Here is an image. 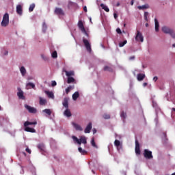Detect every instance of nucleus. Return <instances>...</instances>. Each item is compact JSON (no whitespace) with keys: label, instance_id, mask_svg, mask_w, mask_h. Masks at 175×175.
Segmentation results:
<instances>
[{"label":"nucleus","instance_id":"1","mask_svg":"<svg viewBox=\"0 0 175 175\" xmlns=\"http://www.w3.org/2000/svg\"><path fill=\"white\" fill-rule=\"evenodd\" d=\"M72 139L75 144H79V146H81L82 144H87V138L85 136H81L80 138H77V137L72 135Z\"/></svg>","mask_w":175,"mask_h":175},{"label":"nucleus","instance_id":"2","mask_svg":"<svg viewBox=\"0 0 175 175\" xmlns=\"http://www.w3.org/2000/svg\"><path fill=\"white\" fill-rule=\"evenodd\" d=\"M162 31L164 33H167L168 35H170V36H172V38H173V39H175V33L174 31H173V29H170L169 27L167 26H163L161 29Z\"/></svg>","mask_w":175,"mask_h":175},{"label":"nucleus","instance_id":"3","mask_svg":"<svg viewBox=\"0 0 175 175\" xmlns=\"http://www.w3.org/2000/svg\"><path fill=\"white\" fill-rule=\"evenodd\" d=\"M8 25H9V14L5 13L1 21V27H8Z\"/></svg>","mask_w":175,"mask_h":175},{"label":"nucleus","instance_id":"4","mask_svg":"<svg viewBox=\"0 0 175 175\" xmlns=\"http://www.w3.org/2000/svg\"><path fill=\"white\" fill-rule=\"evenodd\" d=\"M135 40L137 42H141L142 43H143L144 42V37H143V34L139 30H137Z\"/></svg>","mask_w":175,"mask_h":175},{"label":"nucleus","instance_id":"5","mask_svg":"<svg viewBox=\"0 0 175 175\" xmlns=\"http://www.w3.org/2000/svg\"><path fill=\"white\" fill-rule=\"evenodd\" d=\"M144 157L146 159H152V152L148 150V149H145L144 150Z\"/></svg>","mask_w":175,"mask_h":175},{"label":"nucleus","instance_id":"6","mask_svg":"<svg viewBox=\"0 0 175 175\" xmlns=\"http://www.w3.org/2000/svg\"><path fill=\"white\" fill-rule=\"evenodd\" d=\"M83 44L85 47L86 48V50L89 52L91 53L92 51V49H91V44L88 41V40L83 38Z\"/></svg>","mask_w":175,"mask_h":175},{"label":"nucleus","instance_id":"7","mask_svg":"<svg viewBox=\"0 0 175 175\" xmlns=\"http://www.w3.org/2000/svg\"><path fill=\"white\" fill-rule=\"evenodd\" d=\"M25 107L27 110H28L29 113H31L32 114L36 113V108L32 107L28 105H25Z\"/></svg>","mask_w":175,"mask_h":175},{"label":"nucleus","instance_id":"8","mask_svg":"<svg viewBox=\"0 0 175 175\" xmlns=\"http://www.w3.org/2000/svg\"><path fill=\"white\" fill-rule=\"evenodd\" d=\"M135 154H137V155H140L141 154L140 144H139L137 139L135 140Z\"/></svg>","mask_w":175,"mask_h":175},{"label":"nucleus","instance_id":"9","mask_svg":"<svg viewBox=\"0 0 175 175\" xmlns=\"http://www.w3.org/2000/svg\"><path fill=\"white\" fill-rule=\"evenodd\" d=\"M55 14H57V16H64L65 12H64L62 8H56L55 10Z\"/></svg>","mask_w":175,"mask_h":175},{"label":"nucleus","instance_id":"10","mask_svg":"<svg viewBox=\"0 0 175 175\" xmlns=\"http://www.w3.org/2000/svg\"><path fill=\"white\" fill-rule=\"evenodd\" d=\"M78 27L81 31V32H85V28L84 27V24L83 23L82 21H79Z\"/></svg>","mask_w":175,"mask_h":175},{"label":"nucleus","instance_id":"11","mask_svg":"<svg viewBox=\"0 0 175 175\" xmlns=\"http://www.w3.org/2000/svg\"><path fill=\"white\" fill-rule=\"evenodd\" d=\"M92 129V123L90 122L86 128L85 129V133H90L91 132V130Z\"/></svg>","mask_w":175,"mask_h":175},{"label":"nucleus","instance_id":"12","mask_svg":"<svg viewBox=\"0 0 175 175\" xmlns=\"http://www.w3.org/2000/svg\"><path fill=\"white\" fill-rule=\"evenodd\" d=\"M72 124L74 128L76 129V131H79V132L83 131V127H81L80 124H76L75 122H72Z\"/></svg>","mask_w":175,"mask_h":175},{"label":"nucleus","instance_id":"13","mask_svg":"<svg viewBox=\"0 0 175 175\" xmlns=\"http://www.w3.org/2000/svg\"><path fill=\"white\" fill-rule=\"evenodd\" d=\"M25 132H30L31 133H36V130L33 128L28 127V126H25Z\"/></svg>","mask_w":175,"mask_h":175},{"label":"nucleus","instance_id":"14","mask_svg":"<svg viewBox=\"0 0 175 175\" xmlns=\"http://www.w3.org/2000/svg\"><path fill=\"white\" fill-rule=\"evenodd\" d=\"M16 13L19 14V16L23 14V6H21V5H18L16 6Z\"/></svg>","mask_w":175,"mask_h":175},{"label":"nucleus","instance_id":"15","mask_svg":"<svg viewBox=\"0 0 175 175\" xmlns=\"http://www.w3.org/2000/svg\"><path fill=\"white\" fill-rule=\"evenodd\" d=\"M146 78V75L139 73L137 75V79L138 81H143L144 79Z\"/></svg>","mask_w":175,"mask_h":175},{"label":"nucleus","instance_id":"16","mask_svg":"<svg viewBox=\"0 0 175 175\" xmlns=\"http://www.w3.org/2000/svg\"><path fill=\"white\" fill-rule=\"evenodd\" d=\"M38 122L34 121V122H29V121H26L24 123V126H28L29 125H37Z\"/></svg>","mask_w":175,"mask_h":175},{"label":"nucleus","instance_id":"17","mask_svg":"<svg viewBox=\"0 0 175 175\" xmlns=\"http://www.w3.org/2000/svg\"><path fill=\"white\" fill-rule=\"evenodd\" d=\"M63 106H64V107H66V109H68V108H69V103H68V98H64Z\"/></svg>","mask_w":175,"mask_h":175},{"label":"nucleus","instance_id":"18","mask_svg":"<svg viewBox=\"0 0 175 175\" xmlns=\"http://www.w3.org/2000/svg\"><path fill=\"white\" fill-rule=\"evenodd\" d=\"M154 24H155V31L158 32L159 31V22H158V19L154 18Z\"/></svg>","mask_w":175,"mask_h":175},{"label":"nucleus","instance_id":"19","mask_svg":"<svg viewBox=\"0 0 175 175\" xmlns=\"http://www.w3.org/2000/svg\"><path fill=\"white\" fill-rule=\"evenodd\" d=\"M64 116H66V117H72V113L70 112V110H69V109L68 108L64 111Z\"/></svg>","mask_w":175,"mask_h":175},{"label":"nucleus","instance_id":"20","mask_svg":"<svg viewBox=\"0 0 175 175\" xmlns=\"http://www.w3.org/2000/svg\"><path fill=\"white\" fill-rule=\"evenodd\" d=\"M137 8L139 10H144V9H150V5L148 4H145L144 5H139Z\"/></svg>","mask_w":175,"mask_h":175},{"label":"nucleus","instance_id":"21","mask_svg":"<svg viewBox=\"0 0 175 175\" xmlns=\"http://www.w3.org/2000/svg\"><path fill=\"white\" fill-rule=\"evenodd\" d=\"M78 151L81 154V155H87L88 152L85 150H83L81 147L78 148Z\"/></svg>","mask_w":175,"mask_h":175},{"label":"nucleus","instance_id":"22","mask_svg":"<svg viewBox=\"0 0 175 175\" xmlns=\"http://www.w3.org/2000/svg\"><path fill=\"white\" fill-rule=\"evenodd\" d=\"M45 94L48 96V98H51V99H54V93L52 92L45 91Z\"/></svg>","mask_w":175,"mask_h":175},{"label":"nucleus","instance_id":"23","mask_svg":"<svg viewBox=\"0 0 175 175\" xmlns=\"http://www.w3.org/2000/svg\"><path fill=\"white\" fill-rule=\"evenodd\" d=\"M66 76L70 77V76H75V71H65Z\"/></svg>","mask_w":175,"mask_h":175},{"label":"nucleus","instance_id":"24","mask_svg":"<svg viewBox=\"0 0 175 175\" xmlns=\"http://www.w3.org/2000/svg\"><path fill=\"white\" fill-rule=\"evenodd\" d=\"M79 96H80V94H79V92H75L72 94V99H73V100H77V98H79Z\"/></svg>","mask_w":175,"mask_h":175},{"label":"nucleus","instance_id":"25","mask_svg":"<svg viewBox=\"0 0 175 175\" xmlns=\"http://www.w3.org/2000/svg\"><path fill=\"white\" fill-rule=\"evenodd\" d=\"M46 103H47V100L42 97H40V105H41V106H44Z\"/></svg>","mask_w":175,"mask_h":175},{"label":"nucleus","instance_id":"26","mask_svg":"<svg viewBox=\"0 0 175 175\" xmlns=\"http://www.w3.org/2000/svg\"><path fill=\"white\" fill-rule=\"evenodd\" d=\"M100 7L102 8V9H103V10H105V12H110V10L109 9V7H107V5H105L103 3L100 4Z\"/></svg>","mask_w":175,"mask_h":175},{"label":"nucleus","instance_id":"27","mask_svg":"<svg viewBox=\"0 0 175 175\" xmlns=\"http://www.w3.org/2000/svg\"><path fill=\"white\" fill-rule=\"evenodd\" d=\"M75 78H73L72 77H68L67 79V83L68 84H70L72 83H75Z\"/></svg>","mask_w":175,"mask_h":175},{"label":"nucleus","instance_id":"28","mask_svg":"<svg viewBox=\"0 0 175 175\" xmlns=\"http://www.w3.org/2000/svg\"><path fill=\"white\" fill-rule=\"evenodd\" d=\"M17 95L19 98V99H24V92L23 91H19L18 93H17Z\"/></svg>","mask_w":175,"mask_h":175},{"label":"nucleus","instance_id":"29","mask_svg":"<svg viewBox=\"0 0 175 175\" xmlns=\"http://www.w3.org/2000/svg\"><path fill=\"white\" fill-rule=\"evenodd\" d=\"M20 70L22 76H25V74L27 73V70H25V68H24V66H22Z\"/></svg>","mask_w":175,"mask_h":175},{"label":"nucleus","instance_id":"30","mask_svg":"<svg viewBox=\"0 0 175 175\" xmlns=\"http://www.w3.org/2000/svg\"><path fill=\"white\" fill-rule=\"evenodd\" d=\"M26 87H27V90H29V88H31L29 87H31L32 88H35V85L31 82H29L27 83Z\"/></svg>","mask_w":175,"mask_h":175},{"label":"nucleus","instance_id":"31","mask_svg":"<svg viewBox=\"0 0 175 175\" xmlns=\"http://www.w3.org/2000/svg\"><path fill=\"white\" fill-rule=\"evenodd\" d=\"M104 70H105V72H113V69L111 68V67H109V66H105L104 67Z\"/></svg>","mask_w":175,"mask_h":175},{"label":"nucleus","instance_id":"32","mask_svg":"<svg viewBox=\"0 0 175 175\" xmlns=\"http://www.w3.org/2000/svg\"><path fill=\"white\" fill-rule=\"evenodd\" d=\"M38 148H39V150H40L41 151H44V144H40L38 145Z\"/></svg>","mask_w":175,"mask_h":175},{"label":"nucleus","instance_id":"33","mask_svg":"<svg viewBox=\"0 0 175 175\" xmlns=\"http://www.w3.org/2000/svg\"><path fill=\"white\" fill-rule=\"evenodd\" d=\"M91 144L92 147H95V148H98V146H96V144L95 143V138H92Z\"/></svg>","mask_w":175,"mask_h":175},{"label":"nucleus","instance_id":"34","mask_svg":"<svg viewBox=\"0 0 175 175\" xmlns=\"http://www.w3.org/2000/svg\"><path fill=\"white\" fill-rule=\"evenodd\" d=\"M42 111L43 113H46V114H48V116H51V110L49 109H45Z\"/></svg>","mask_w":175,"mask_h":175},{"label":"nucleus","instance_id":"35","mask_svg":"<svg viewBox=\"0 0 175 175\" xmlns=\"http://www.w3.org/2000/svg\"><path fill=\"white\" fill-rule=\"evenodd\" d=\"M33 9H35V3H32L30 5L29 8V12H33Z\"/></svg>","mask_w":175,"mask_h":175},{"label":"nucleus","instance_id":"36","mask_svg":"<svg viewBox=\"0 0 175 175\" xmlns=\"http://www.w3.org/2000/svg\"><path fill=\"white\" fill-rule=\"evenodd\" d=\"M114 145L116 146V147H120V146H121V142H120V140L116 139L114 142Z\"/></svg>","mask_w":175,"mask_h":175},{"label":"nucleus","instance_id":"37","mask_svg":"<svg viewBox=\"0 0 175 175\" xmlns=\"http://www.w3.org/2000/svg\"><path fill=\"white\" fill-rule=\"evenodd\" d=\"M128 43V41L126 40H124V42H121L119 43V46L124 47V44H126Z\"/></svg>","mask_w":175,"mask_h":175},{"label":"nucleus","instance_id":"38","mask_svg":"<svg viewBox=\"0 0 175 175\" xmlns=\"http://www.w3.org/2000/svg\"><path fill=\"white\" fill-rule=\"evenodd\" d=\"M103 118L105 120H110V114H107V113H105L103 116Z\"/></svg>","mask_w":175,"mask_h":175},{"label":"nucleus","instance_id":"39","mask_svg":"<svg viewBox=\"0 0 175 175\" xmlns=\"http://www.w3.org/2000/svg\"><path fill=\"white\" fill-rule=\"evenodd\" d=\"M46 29H47V25H46V23H44L42 25V31L44 33L46 32Z\"/></svg>","mask_w":175,"mask_h":175},{"label":"nucleus","instance_id":"40","mask_svg":"<svg viewBox=\"0 0 175 175\" xmlns=\"http://www.w3.org/2000/svg\"><path fill=\"white\" fill-rule=\"evenodd\" d=\"M148 12H144V20L145 21H148Z\"/></svg>","mask_w":175,"mask_h":175},{"label":"nucleus","instance_id":"41","mask_svg":"<svg viewBox=\"0 0 175 175\" xmlns=\"http://www.w3.org/2000/svg\"><path fill=\"white\" fill-rule=\"evenodd\" d=\"M120 116L122 117V118H124V120H125L126 118V113L122 111V113H120Z\"/></svg>","mask_w":175,"mask_h":175},{"label":"nucleus","instance_id":"42","mask_svg":"<svg viewBox=\"0 0 175 175\" xmlns=\"http://www.w3.org/2000/svg\"><path fill=\"white\" fill-rule=\"evenodd\" d=\"M58 54L57 52L55 51L52 53V58H57Z\"/></svg>","mask_w":175,"mask_h":175},{"label":"nucleus","instance_id":"43","mask_svg":"<svg viewBox=\"0 0 175 175\" xmlns=\"http://www.w3.org/2000/svg\"><path fill=\"white\" fill-rule=\"evenodd\" d=\"M72 90V86L70 85L66 89V93L68 94V92H70V90Z\"/></svg>","mask_w":175,"mask_h":175},{"label":"nucleus","instance_id":"44","mask_svg":"<svg viewBox=\"0 0 175 175\" xmlns=\"http://www.w3.org/2000/svg\"><path fill=\"white\" fill-rule=\"evenodd\" d=\"M75 5V3L72 2V1H70L68 3V9H70V8H72V6H73Z\"/></svg>","mask_w":175,"mask_h":175},{"label":"nucleus","instance_id":"45","mask_svg":"<svg viewBox=\"0 0 175 175\" xmlns=\"http://www.w3.org/2000/svg\"><path fill=\"white\" fill-rule=\"evenodd\" d=\"M116 32L117 33H119V34L122 33V31H121V29H120L119 27L116 29Z\"/></svg>","mask_w":175,"mask_h":175},{"label":"nucleus","instance_id":"46","mask_svg":"<svg viewBox=\"0 0 175 175\" xmlns=\"http://www.w3.org/2000/svg\"><path fill=\"white\" fill-rule=\"evenodd\" d=\"M26 152H27L28 154H31V152H32V151L31 150V149H29V148H27L25 149Z\"/></svg>","mask_w":175,"mask_h":175},{"label":"nucleus","instance_id":"47","mask_svg":"<svg viewBox=\"0 0 175 175\" xmlns=\"http://www.w3.org/2000/svg\"><path fill=\"white\" fill-rule=\"evenodd\" d=\"M51 85L52 87H55V85H57V82L55 81H52Z\"/></svg>","mask_w":175,"mask_h":175},{"label":"nucleus","instance_id":"48","mask_svg":"<svg viewBox=\"0 0 175 175\" xmlns=\"http://www.w3.org/2000/svg\"><path fill=\"white\" fill-rule=\"evenodd\" d=\"M3 55H8V51L5 50V51L3 52Z\"/></svg>","mask_w":175,"mask_h":175},{"label":"nucleus","instance_id":"49","mask_svg":"<svg viewBox=\"0 0 175 175\" xmlns=\"http://www.w3.org/2000/svg\"><path fill=\"white\" fill-rule=\"evenodd\" d=\"M130 61H133L135 59V56H131L129 57Z\"/></svg>","mask_w":175,"mask_h":175},{"label":"nucleus","instance_id":"50","mask_svg":"<svg viewBox=\"0 0 175 175\" xmlns=\"http://www.w3.org/2000/svg\"><path fill=\"white\" fill-rule=\"evenodd\" d=\"M113 17L115 19H117V17H118V15H117V14L114 13L113 14Z\"/></svg>","mask_w":175,"mask_h":175},{"label":"nucleus","instance_id":"51","mask_svg":"<svg viewBox=\"0 0 175 175\" xmlns=\"http://www.w3.org/2000/svg\"><path fill=\"white\" fill-rule=\"evenodd\" d=\"M158 80V77H153V81H157Z\"/></svg>","mask_w":175,"mask_h":175},{"label":"nucleus","instance_id":"52","mask_svg":"<svg viewBox=\"0 0 175 175\" xmlns=\"http://www.w3.org/2000/svg\"><path fill=\"white\" fill-rule=\"evenodd\" d=\"M83 10L84 12H85V13H87L88 10H87V6H84L83 7Z\"/></svg>","mask_w":175,"mask_h":175},{"label":"nucleus","instance_id":"53","mask_svg":"<svg viewBox=\"0 0 175 175\" xmlns=\"http://www.w3.org/2000/svg\"><path fill=\"white\" fill-rule=\"evenodd\" d=\"M83 33H85V35L86 36H88V33H87V31H85H85H82Z\"/></svg>","mask_w":175,"mask_h":175},{"label":"nucleus","instance_id":"54","mask_svg":"<svg viewBox=\"0 0 175 175\" xmlns=\"http://www.w3.org/2000/svg\"><path fill=\"white\" fill-rule=\"evenodd\" d=\"M133 3H135V0H132V1H131V5H133Z\"/></svg>","mask_w":175,"mask_h":175},{"label":"nucleus","instance_id":"55","mask_svg":"<svg viewBox=\"0 0 175 175\" xmlns=\"http://www.w3.org/2000/svg\"><path fill=\"white\" fill-rule=\"evenodd\" d=\"M147 84H148L147 83H143V87H147Z\"/></svg>","mask_w":175,"mask_h":175},{"label":"nucleus","instance_id":"56","mask_svg":"<svg viewBox=\"0 0 175 175\" xmlns=\"http://www.w3.org/2000/svg\"><path fill=\"white\" fill-rule=\"evenodd\" d=\"M96 133V130L95 129H93V134L95 135V133Z\"/></svg>","mask_w":175,"mask_h":175},{"label":"nucleus","instance_id":"57","mask_svg":"<svg viewBox=\"0 0 175 175\" xmlns=\"http://www.w3.org/2000/svg\"><path fill=\"white\" fill-rule=\"evenodd\" d=\"M163 135L165 137H166V133H163Z\"/></svg>","mask_w":175,"mask_h":175},{"label":"nucleus","instance_id":"58","mask_svg":"<svg viewBox=\"0 0 175 175\" xmlns=\"http://www.w3.org/2000/svg\"><path fill=\"white\" fill-rule=\"evenodd\" d=\"M145 27H148V23H146Z\"/></svg>","mask_w":175,"mask_h":175},{"label":"nucleus","instance_id":"59","mask_svg":"<svg viewBox=\"0 0 175 175\" xmlns=\"http://www.w3.org/2000/svg\"><path fill=\"white\" fill-rule=\"evenodd\" d=\"M172 47H175V43L172 44Z\"/></svg>","mask_w":175,"mask_h":175},{"label":"nucleus","instance_id":"60","mask_svg":"<svg viewBox=\"0 0 175 175\" xmlns=\"http://www.w3.org/2000/svg\"><path fill=\"white\" fill-rule=\"evenodd\" d=\"M173 111H175V108H172Z\"/></svg>","mask_w":175,"mask_h":175},{"label":"nucleus","instance_id":"61","mask_svg":"<svg viewBox=\"0 0 175 175\" xmlns=\"http://www.w3.org/2000/svg\"><path fill=\"white\" fill-rule=\"evenodd\" d=\"M124 27H126V24L124 23Z\"/></svg>","mask_w":175,"mask_h":175},{"label":"nucleus","instance_id":"62","mask_svg":"<svg viewBox=\"0 0 175 175\" xmlns=\"http://www.w3.org/2000/svg\"><path fill=\"white\" fill-rule=\"evenodd\" d=\"M24 155H27V154L25 152H23Z\"/></svg>","mask_w":175,"mask_h":175},{"label":"nucleus","instance_id":"63","mask_svg":"<svg viewBox=\"0 0 175 175\" xmlns=\"http://www.w3.org/2000/svg\"><path fill=\"white\" fill-rule=\"evenodd\" d=\"M92 172L94 174H95V172H94V170H92Z\"/></svg>","mask_w":175,"mask_h":175},{"label":"nucleus","instance_id":"64","mask_svg":"<svg viewBox=\"0 0 175 175\" xmlns=\"http://www.w3.org/2000/svg\"><path fill=\"white\" fill-rule=\"evenodd\" d=\"M117 6H120V3H118Z\"/></svg>","mask_w":175,"mask_h":175}]
</instances>
